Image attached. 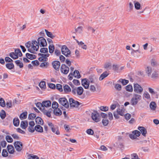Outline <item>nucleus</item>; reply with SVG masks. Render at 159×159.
Here are the masks:
<instances>
[{
	"label": "nucleus",
	"mask_w": 159,
	"mask_h": 159,
	"mask_svg": "<svg viewBox=\"0 0 159 159\" xmlns=\"http://www.w3.org/2000/svg\"><path fill=\"white\" fill-rule=\"evenodd\" d=\"M31 47V48L28 49V51L31 53H34L35 51H38L39 48V45L38 42L36 40L32 41Z\"/></svg>",
	"instance_id": "nucleus-1"
},
{
	"label": "nucleus",
	"mask_w": 159,
	"mask_h": 159,
	"mask_svg": "<svg viewBox=\"0 0 159 159\" xmlns=\"http://www.w3.org/2000/svg\"><path fill=\"white\" fill-rule=\"evenodd\" d=\"M142 98L141 95L137 94H134L133 98L130 100V103L132 105H135Z\"/></svg>",
	"instance_id": "nucleus-2"
},
{
	"label": "nucleus",
	"mask_w": 159,
	"mask_h": 159,
	"mask_svg": "<svg viewBox=\"0 0 159 159\" xmlns=\"http://www.w3.org/2000/svg\"><path fill=\"white\" fill-rule=\"evenodd\" d=\"M83 88L82 87L80 86L76 87L75 88L72 89L71 93L74 95L77 94L78 95H81L83 94Z\"/></svg>",
	"instance_id": "nucleus-3"
},
{
	"label": "nucleus",
	"mask_w": 159,
	"mask_h": 159,
	"mask_svg": "<svg viewBox=\"0 0 159 159\" xmlns=\"http://www.w3.org/2000/svg\"><path fill=\"white\" fill-rule=\"evenodd\" d=\"M69 102L71 107H77L80 105L79 102L71 98H69Z\"/></svg>",
	"instance_id": "nucleus-4"
},
{
	"label": "nucleus",
	"mask_w": 159,
	"mask_h": 159,
	"mask_svg": "<svg viewBox=\"0 0 159 159\" xmlns=\"http://www.w3.org/2000/svg\"><path fill=\"white\" fill-rule=\"evenodd\" d=\"M61 51L62 54L66 57H69V55L70 54V51L66 45H63L61 48Z\"/></svg>",
	"instance_id": "nucleus-5"
},
{
	"label": "nucleus",
	"mask_w": 159,
	"mask_h": 159,
	"mask_svg": "<svg viewBox=\"0 0 159 159\" xmlns=\"http://www.w3.org/2000/svg\"><path fill=\"white\" fill-rule=\"evenodd\" d=\"M59 103L64 106L66 108H68L69 103L67 100L65 98H60L58 100Z\"/></svg>",
	"instance_id": "nucleus-6"
},
{
	"label": "nucleus",
	"mask_w": 159,
	"mask_h": 159,
	"mask_svg": "<svg viewBox=\"0 0 159 159\" xmlns=\"http://www.w3.org/2000/svg\"><path fill=\"white\" fill-rule=\"evenodd\" d=\"M91 117L92 119L95 122H98L100 120V116L97 111H94L92 113Z\"/></svg>",
	"instance_id": "nucleus-7"
},
{
	"label": "nucleus",
	"mask_w": 159,
	"mask_h": 159,
	"mask_svg": "<svg viewBox=\"0 0 159 159\" xmlns=\"http://www.w3.org/2000/svg\"><path fill=\"white\" fill-rule=\"evenodd\" d=\"M38 43L40 47H44L47 45V43L45 39L43 37H40L38 39Z\"/></svg>",
	"instance_id": "nucleus-8"
},
{
	"label": "nucleus",
	"mask_w": 159,
	"mask_h": 159,
	"mask_svg": "<svg viewBox=\"0 0 159 159\" xmlns=\"http://www.w3.org/2000/svg\"><path fill=\"white\" fill-rule=\"evenodd\" d=\"M134 91L135 92L141 94L143 91L142 87L138 84H134Z\"/></svg>",
	"instance_id": "nucleus-9"
},
{
	"label": "nucleus",
	"mask_w": 159,
	"mask_h": 159,
	"mask_svg": "<svg viewBox=\"0 0 159 159\" xmlns=\"http://www.w3.org/2000/svg\"><path fill=\"white\" fill-rule=\"evenodd\" d=\"M132 133L129 135V137L132 139H136L137 137H139L141 134L140 132L138 130L133 131Z\"/></svg>",
	"instance_id": "nucleus-10"
},
{
	"label": "nucleus",
	"mask_w": 159,
	"mask_h": 159,
	"mask_svg": "<svg viewBox=\"0 0 159 159\" xmlns=\"http://www.w3.org/2000/svg\"><path fill=\"white\" fill-rule=\"evenodd\" d=\"M14 145L16 150L18 151H20L22 148V143L20 141L15 142Z\"/></svg>",
	"instance_id": "nucleus-11"
},
{
	"label": "nucleus",
	"mask_w": 159,
	"mask_h": 159,
	"mask_svg": "<svg viewBox=\"0 0 159 159\" xmlns=\"http://www.w3.org/2000/svg\"><path fill=\"white\" fill-rule=\"evenodd\" d=\"M69 70V68L65 64H62L61 67V72L65 74H67Z\"/></svg>",
	"instance_id": "nucleus-12"
},
{
	"label": "nucleus",
	"mask_w": 159,
	"mask_h": 159,
	"mask_svg": "<svg viewBox=\"0 0 159 159\" xmlns=\"http://www.w3.org/2000/svg\"><path fill=\"white\" fill-rule=\"evenodd\" d=\"M53 68L57 70H59L60 66V63L58 61H55L52 62Z\"/></svg>",
	"instance_id": "nucleus-13"
},
{
	"label": "nucleus",
	"mask_w": 159,
	"mask_h": 159,
	"mask_svg": "<svg viewBox=\"0 0 159 159\" xmlns=\"http://www.w3.org/2000/svg\"><path fill=\"white\" fill-rule=\"evenodd\" d=\"M52 111L53 110L52 108H50L48 110H47L44 108H43V109L42 110V111L43 112V114L49 117H51V113Z\"/></svg>",
	"instance_id": "nucleus-14"
},
{
	"label": "nucleus",
	"mask_w": 159,
	"mask_h": 159,
	"mask_svg": "<svg viewBox=\"0 0 159 159\" xmlns=\"http://www.w3.org/2000/svg\"><path fill=\"white\" fill-rule=\"evenodd\" d=\"M87 79H83L81 81L82 84L85 89H88L89 87V83Z\"/></svg>",
	"instance_id": "nucleus-15"
},
{
	"label": "nucleus",
	"mask_w": 159,
	"mask_h": 159,
	"mask_svg": "<svg viewBox=\"0 0 159 159\" xmlns=\"http://www.w3.org/2000/svg\"><path fill=\"white\" fill-rule=\"evenodd\" d=\"M138 129L141 132L142 135L144 137L146 136V134L147 133V130L145 128L142 126H139Z\"/></svg>",
	"instance_id": "nucleus-16"
},
{
	"label": "nucleus",
	"mask_w": 159,
	"mask_h": 159,
	"mask_svg": "<svg viewBox=\"0 0 159 159\" xmlns=\"http://www.w3.org/2000/svg\"><path fill=\"white\" fill-rule=\"evenodd\" d=\"M97 80V78L94 75H90L88 79L89 82L91 83H94Z\"/></svg>",
	"instance_id": "nucleus-17"
},
{
	"label": "nucleus",
	"mask_w": 159,
	"mask_h": 159,
	"mask_svg": "<svg viewBox=\"0 0 159 159\" xmlns=\"http://www.w3.org/2000/svg\"><path fill=\"white\" fill-rule=\"evenodd\" d=\"M63 89L65 93H68L71 91L70 88L68 85L65 84L64 85L63 87Z\"/></svg>",
	"instance_id": "nucleus-18"
},
{
	"label": "nucleus",
	"mask_w": 159,
	"mask_h": 159,
	"mask_svg": "<svg viewBox=\"0 0 159 159\" xmlns=\"http://www.w3.org/2000/svg\"><path fill=\"white\" fill-rule=\"evenodd\" d=\"M39 56H40L38 59L40 61H46L48 60V58H44V54L41 53L38 54Z\"/></svg>",
	"instance_id": "nucleus-19"
},
{
	"label": "nucleus",
	"mask_w": 159,
	"mask_h": 159,
	"mask_svg": "<svg viewBox=\"0 0 159 159\" xmlns=\"http://www.w3.org/2000/svg\"><path fill=\"white\" fill-rule=\"evenodd\" d=\"M76 42L78 45L83 49L86 50L87 49L86 45L84 44V43L82 41L79 42L77 39H75Z\"/></svg>",
	"instance_id": "nucleus-20"
},
{
	"label": "nucleus",
	"mask_w": 159,
	"mask_h": 159,
	"mask_svg": "<svg viewBox=\"0 0 159 159\" xmlns=\"http://www.w3.org/2000/svg\"><path fill=\"white\" fill-rule=\"evenodd\" d=\"M145 71L148 76H150L152 72V68L148 66L145 68Z\"/></svg>",
	"instance_id": "nucleus-21"
},
{
	"label": "nucleus",
	"mask_w": 159,
	"mask_h": 159,
	"mask_svg": "<svg viewBox=\"0 0 159 159\" xmlns=\"http://www.w3.org/2000/svg\"><path fill=\"white\" fill-rule=\"evenodd\" d=\"M53 113L54 114L57 116H60L62 114L61 111L58 108L54 109L53 110Z\"/></svg>",
	"instance_id": "nucleus-22"
},
{
	"label": "nucleus",
	"mask_w": 159,
	"mask_h": 159,
	"mask_svg": "<svg viewBox=\"0 0 159 159\" xmlns=\"http://www.w3.org/2000/svg\"><path fill=\"white\" fill-rule=\"evenodd\" d=\"M28 125V122L26 121H22L20 125V127L23 129H25Z\"/></svg>",
	"instance_id": "nucleus-23"
},
{
	"label": "nucleus",
	"mask_w": 159,
	"mask_h": 159,
	"mask_svg": "<svg viewBox=\"0 0 159 159\" xmlns=\"http://www.w3.org/2000/svg\"><path fill=\"white\" fill-rule=\"evenodd\" d=\"M51 102L50 101H43V108H44V107H50L51 105Z\"/></svg>",
	"instance_id": "nucleus-24"
},
{
	"label": "nucleus",
	"mask_w": 159,
	"mask_h": 159,
	"mask_svg": "<svg viewBox=\"0 0 159 159\" xmlns=\"http://www.w3.org/2000/svg\"><path fill=\"white\" fill-rule=\"evenodd\" d=\"M35 130L39 132L42 133L43 132V127L39 125H36L34 127Z\"/></svg>",
	"instance_id": "nucleus-25"
},
{
	"label": "nucleus",
	"mask_w": 159,
	"mask_h": 159,
	"mask_svg": "<svg viewBox=\"0 0 159 159\" xmlns=\"http://www.w3.org/2000/svg\"><path fill=\"white\" fill-rule=\"evenodd\" d=\"M150 107L151 109L153 111L156 110L157 107V104L155 102H152L150 104Z\"/></svg>",
	"instance_id": "nucleus-26"
},
{
	"label": "nucleus",
	"mask_w": 159,
	"mask_h": 159,
	"mask_svg": "<svg viewBox=\"0 0 159 159\" xmlns=\"http://www.w3.org/2000/svg\"><path fill=\"white\" fill-rule=\"evenodd\" d=\"M8 152L10 154H13L14 151L13 147L11 145H8L7 146Z\"/></svg>",
	"instance_id": "nucleus-27"
},
{
	"label": "nucleus",
	"mask_w": 159,
	"mask_h": 159,
	"mask_svg": "<svg viewBox=\"0 0 159 159\" xmlns=\"http://www.w3.org/2000/svg\"><path fill=\"white\" fill-rule=\"evenodd\" d=\"M26 56L30 60L35 59L36 57V56L34 55L28 53L26 54Z\"/></svg>",
	"instance_id": "nucleus-28"
},
{
	"label": "nucleus",
	"mask_w": 159,
	"mask_h": 159,
	"mask_svg": "<svg viewBox=\"0 0 159 159\" xmlns=\"http://www.w3.org/2000/svg\"><path fill=\"white\" fill-rule=\"evenodd\" d=\"M109 75L108 73L106 71L104 72L102 74L99 78L100 80H102L105 78L107 77Z\"/></svg>",
	"instance_id": "nucleus-29"
},
{
	"label": "nucleus",
	"mask_w": 159,
	"mask_h": 159,
	"mask_svg": "<svg viewBox=\"0 0 159 159\" xmlns=\"http://www.w3.org/2000/svg\"><path fill=\"white\" fill-rule=\"evenodd\" d=\"M6 67L9 70H11L14 67V66L12 63H8L6 65Z\"/></svg>",
	"instance_id": "nucleus-30"
},
{
	"label": "nucleus",
	"mask_w": 159,
	"mask_h": 159,
	"mask_svg": "<svg viewBox=\"0 0 159 159\" xmlns=\"http://www.w3.org/2000/svg\"><path fill=\"white\" fill-rule=\"evenodd\" d=\"M13 123L15 126H18L19 125V120L18 118H15L13 120Z\"/></svg>",
	"instance_id": "nucleus-31"
},
{
	"label": "nucleus",
	"mask_w": 159,
	"mask_h": 159,
	"mask_svg": "<svg viewBox=\"0 0 159 159\" xmlns=\"http://www.w3.org/2000/svg\"><path fill=\"white\" fill-rule=\"evenodd\" d=\"M49 52L50 53H52L55 51V47L53 44H50L48 47Z\"/></svg>",
	"instance_id": "nucleus-32"
},
{
	"label": "nucleus",
	"mask_w": 159,
	"mask_h": 159,
	"mask_svg": "<svg viewBox=\"0 0 159 159\" xmlns=\"http://www.w3.org/2000/svg\"><path fill=\"white\" fill-rule=\"evenodd\" d=\"M27 115V111L21 113L20 116V118L21 120L25 119L26 118Z\"/></svg>",
	"instance_id": "nucleus-33"
},
{
	"label": "nucleus",
	"mask_w": 159,
	"mask_h": 159,
	"mask_svg": "<svg viewBox=\"0 0 159 159\" xmlns=\"http://www.w3.org/2000/svg\"><path fill=\"white\" fill-rule=\"evenodd\" d=\"M73 75L75 77L78 79L80 78L81 77L80 73L77 70H75L74 71Z\"/></svg>",
	"instance_id": "nucleus-34"
},
{
	"label": "nucleus",
	"mask_w": 159,
	"mask_h": 159,
	"mask_svg": "<svg viewBox=\"0 0 159 159\" xmlns=\"http://www.w3.org/2000/svg\"><path fill=\"white\" fill-rule=\"evenodd\" d=\"M125 109L123 108L121 109L118 108L117 110V113L118 114L121 116H123L124 115Z\"/></svg>",
	"instance_id": "nucleus-35"
},
{
	"label": "nucleus",
	"mask_w": 159,
	"mask_h": 159,
	"mask_svg": "<svg viewBox=\"0 0 159 159\" xmlns=\"http://www.w3.org/2000/svg\"><path fill=\"white\" fill-rule=\"evenodd\" d=\"M39 86L42 89H44L46 88V83L44 81H41L39 83Z\"/></svg>",
	"instance_id": "nucleus-36"
},
{
	"label": "nucleus",
	"mask_w": 159,
	"mask_h": 159,
	"mask_svg": "<svg viewBox=\"0 0 159 159\" xmlns=\"http://www.w3.org/2000/svg\"><path fill=\"white\" fill-rule=\"evenodd\" d=\"M10 56L14 59H16L18 58V56L16 54V53L14 52H11L9 54Z\"/></svg>",
	"instance_id": "nucleus-37"
},
{
	"label": "nucleus",
	"mask_w": 159,
	"mask_h": 159,
	"mask_svg": "<svg viewBox=\"0 0 159 159\" xmlns=\"http://www.w3.org/2000/svg\"><path fill=\"white\" fill-rule=\"evenodd\" d=\"M45 31L48 37L52 39H53L55 37V36L53 35L52 33L49 32L47 30L45 29Z\"/></svg>",
	"instance_id": "nucleus-38"
},
{
	"label": "nucleus",
	"mask_w": 159,
	"mask_h": 159,
	"mask_svg": "<svg viewBox=\"0 0 159 159\" xmlns=\"http://www.w3.org/2000/svg\"><path fill=\"white\" fill-rule=\"evenodd\" d=\"M118 81L121 82L123 85H126L129 82L128 80L122 79H120Z\"/></svg>",
	"instance_id": "nucleus-39"
},
{
	"label": "nucleus",
	"mask_w": 159,
	"mask_h": 159,
	"mask_svg": "<svg viewBox=\"0 0 159 159\" xmlns=\"http://www.w3.org/2000/svg\"><path fill=\"white\" fill-rule=\"evenodd\" d=\"M15 62L18 66L20 68H22L23 67V64L22 62H21L20 60H17L15 61Z\"/></svg>",
	"instance_id": "nucleus-40"
},
{
	"label": "nucleus",
	"mask_w": 159,
	"mask_h": 159,
	"mask_svg": "<svg viewBox=\"0 0 159 159\" xmlns=\"http://www.w3.org/2000/svg\"><path fill=\"white\" fill-rule=\"evenodd\" d=\"M135 1H134V7L136 10H139L140 9L141 5L140 3L138 2H135Z\"/></svg>",
	"instance_id": "nucleus-41"
},
{
	"label": "nucleus",
	"mask_w": 159,
	"mask_h": 159,
	"mask_svg": "<svg viewBox=\"0 0 159 159\" xmlns=\"http://www.w3.org/2000/svg\"><path fill=\"white\" fill-rule=\"evenodd\" d=\"M0 116L2 119H3L6 116V113L5 111L3 110H2L0 113Z\"/></svg>",
	"instance_id": "nucleus-42"
},
{
	"label": "nucleus",
	"mask_w": 159,
	"mask_h": 159,
	"mask_svg": "<svg viewBox=\"0 0 159 159\" xmlns=\"http://www.w3.org/2000/svg\"><path fill=\"white\" fill-rule=\"evenodd\" d=\"M15 52L18 57H21L22 55L21 52L19 49H16L15 50Z\"/></svg>",
	"instance_id": "nucleus-43"
},
{
	"label": "nucleus",
	"mask_w": 159,
	"mask_h": 159,
	"mask_svg": "<svg viewBox=\"0 0 159 159\" xmlns=\"http://www.w3.org/2000/svg\"><path fill=\"white\" fill-rule=\"evenodd\" d=\"M75 29L76 33H81L82 32L83 27L79 26L77 28H75Z\"/></svg>",
	"instance_id": "nucleus-44"
},
{
	"label": "nucleus",
	"mask_w": 159,
	"mask_h": 159,
	"mask_svg": "<svg viewBox=\"0 0 159 159\" xmlns=\"http://www.w3.org/2000/svg\"><path fill=\"white\" fill-rule=\"evenodd\" d=\"M36 115L34 113H30L28 116V119L30 120H33L36 117Z\"/></svg>",
	"instance_id": "nucleus-45"
},
{
	"label": "nucleus",
	"mask_w": 159,
	"mask_h": 159,
	"mask_svg": "<svg viewBox=\"0 0 159 159\" xmlns=\"http://www.w3.org/2000/svg\"><path fill=\"white\" fill-rule=\"evenodd\" d=\"M158 74L156 71L154 72L151 75V78L153 79H156L158 77Z\"/></svg>",
	"instance_id": "nucleus-46"
},
{
	"label": "nucleus",
	"mask_w": 159,
	"mask_h": 159,
	"mask_svg": "<svg viewBox=\"0 0 159 159\" xmlns=\"http://www.w3.org/2000/svg\"><path fill=\"white\" fill-rule=\"evenodd\" d=\"M51 130L52 132L54 133H55L56 134L59 135L60 134V132L58 128L56 130V128L54 127L53 128H52V129H51Z\"/></svg>",
	"instance_id": "nucleus-47"
},
{
	"label": "nucleus",
	"mask_w": 159,
	"mask_h": 159,
	"mask_svg": "<svg viewBox=\"0 0 159 159\" xmlns=\"http://www.w3.org/2000/svg\"><path fill=\"white\" fill-rule=\"evenodd\" d=\"M36 106L37 107L42 111V110L43 109V102L42 103L39 102H37L36 104Z\"/></svg>",
	"instance_id": "nucleus-48"
},
{
	"label": "nucleus",
	"mask_w": 159,
	"mask_h": 159,
	"mask_svg": "<svg viewBox=\"0 0 159 159\" xmlns=\"http://www.w3.org/2000/svg\"><path fill=\"white\" fill-rule=\"evenodd\" d=\"M43 62L40 65V66L42 67H47V66L48 65L49 63L48 62L46 61H43Z\"/></svg>",
	"instance_id": "nucleus-49"
},
{
	"label": "nucleus",
	"mask_w": 159,
	"mask_h": 159,
	"mask_svg": "<svg viewBox=\"0 0 159 159\" xmlns=\"http://www.w3.org/2000/svg\"><path fill=\"white\" fill-rule=\"evenodd\" d=\"M56 89L60 92L63 91L62 85L60 84H57L56 85Z\"/></svg>",
	"instance_id": "nucleus-50"
},
{
	"label": "nucleus",
	"mask_w": 159,
	"mask_h": 159,
	"mask_svg": "<svg viewBox=\"0 0 159 159\" xmlns=\"http://www.w3.org/2000/svg\"><path fill=\"white\" fill-rule=\"evenodd\" d=\"M58 104L56 102H53L52 103V107L54 109L58 108Z\"/></svg>",
	"instance_id": "nucleus-51"
},
{
	"label": "nucleus",
	"mask_w": 159,
	"mask_h": 159,
	"mask_svg": "<svg viewBox=\"0 0 159 159\" xmlns=\"http://www.w3.org/2000/svg\"><path fill=\"white\" fill-rule=\"evenodd\" d=\"M126 90L129 92H132L133 91L132 86L130 85H127L125 88Z\"/></svg>",
	"instance_id": "nucleus-52"
},
{
	"label": "nucleus",
	"mask_w": 159,
	"mask_h": 159,
	"mask_svg": "<svg viewBox=\"0 0 159 159\" xmlns=\"http://www.w3.org/2000/svg\"><path fill=\"white\" fill-rule=\"evenodd\" d=\"M36 122L39 124H41L42 122H43L42 119L39 117H37L35 119Z\"/></svg>",
	"instance_id": "nucleus-53"
},
{
	"label": "nucleus",
	"mask_w": 159,
	"mask_h": 159,
	"mask_svg": "<svg viewBox=\"0 0 159 159\" xmlns=\"http://www.w3.org/2000/svg\"><path fill=\"white\" fill-rule=\"evenodd\" d=\"M109 122V121L107 119H103L102 120V123L104 126H107Z\"/></svg>",
	"instance_id": "nucleus-54"
},
{
	"label": "nucleus",
	"mask_w": 159,
	"mask_h": 159,
	"mask_svg": "<svg viewBox=\"0 0 159 159\" xmlns=\"http://www.w3.org/2000/svg\"><path fill=\"white\" fill-rule=\"evenodd\" d=\"M6 139L8 142L11 143L13 142V140L11 137L9 135H7Z\"/></svg>",
	"instance_id": "nucleus-55"
},
{
	"label": "nucleus",
	"mask_w": 159,
	"mask_h": 159,
	"mask_svg": "<svg viewBox=\"0 0 159 159\" xmlns=\"http://www.w3.org/2000/svg\"><path fill=\"white\" fill-rule=\"evenodd\" d=\"M100 109L102 111H108V107H104L103 106H102L100 107Z\"/></svg>",
	"instance_id": "nucleus-56"
},
{
	"label": "nucleus",
	"mask_w": 159,
	"mask_h": 159,
	"mask_svg": "<svg viewBox=\"0 0 159 159\" xmlns=\"http://www.w3.org/2000/svg\"><path fill=\"white\" fill-rule=\"evenodd\" d=\"M2 155L4 157H6L8 156V152L6 150L3 149L2 152Z\"/></svg>",
	"instance_id": "nucleus-57"
},
{
	"label": "nucleus",
	"mask_w": 159,
	"mask_h": 159,
	"mask_svg": "<svg viewBox=\"0 0 159 159\" xmlns=\"http://www.w3.org/2000/svg\"><path fill=\"white\" fill-rule=\"evenodd\" d=\"M111 66V64L110 62H106L104 65V68L108 69L110 68Z\"/></svg>",
	"instance_id": "nucleus-58"
},
{
	"label": "nucleus",
	"mask_w": 159,
	"mask_h": 159,
	"mask_svg": "<svg viewBox=\"0 0 159 159\" xmlns=\"http://www.w3.org/2000/svg\"><path fill=\"white\" fill-rule=\"evenodd\" d=\"M41 53H45L48 52V49L47 48H43L40 49V50Z\"/></svg>",
	"instance_id": "nucleus-59"
},
{
	"label": "nucleus",
	"mask_w": 159,
	"mask_h": 159,
	"mask_svg": "<svg viewBox=\"0 0 159 159\" xmlns=\"http://www.w3.org/2000/svg\"><path fill=\"white\" fill-rule=\"evenodd\" d=\"M115 88L118 91H120L121 90V86L120 84H117L115 85Z\"/></svg>",
	"instance_id": "nucleus-60"
},
{
	"label": "nucleus",
	"mask_w": 159,
	"mask_h": 159,
	"mask_svg": "<svg viewBox=\"0 0 159 159\" xmlns=\"http://www.w3.org/2000/svg\"><path fill=\"white\" fill-rule=\"evenodd\" d=\"M28 159H39V158L36 156L30 155Z\"/></svg>",
	"instance_id": "nucleus-61"
},
{
	"label": "nucleus",
	"mask_w": 159,
	"mask_h": 159,
	"mask_svg": "<svg viewBox=\"0 0 159 159\" xmlns=\"http://www.w3.org/2000/svg\"><path fill=\"white\" fill-rule=\"evenodd\" d=\"M54 54L57 56H60V55H61V51L60 50H59L57 49H56L55 50Z\"/></svg>",
	"instance_id": "nucleus-62"
},
{
	"label": "nucleus",
	"mask_w": 159,
	"mask_h": 159,
	"mask_svg": "<svg viewBox=\"0 0 159 159\" xmlns=\"http://www.w3.org/2000/svg\"><path fill=\"white\" fill-rule=\"evenodd\" d=\"M28 130L29 132L33 133L35 129L34 128V126H29L28 128Z\"/></svg>",
	"instance_id": "nucleus-63"
},
{
	"label": "nucleus",
	"mask_w": 159,
	"mask_h": 159,
	"mask_svg": "<svg viewBox=\"0 0 159 159\" xmlns=\"http://www.w3.org/2000/svg\"><path fill=\"white\" fill-rule=\"evenodd\" d=\"M144 97L147 99H149L150 98L149 94L147 92H145L143 94Z\"/></svg>",
	"instance_id": "nucleus-64"
}]
</instances>
